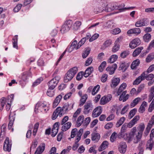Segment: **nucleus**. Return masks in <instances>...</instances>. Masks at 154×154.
Listing matches in <instances>:
<instances>
[{
    "label": "nucleus",
    "instance_id": "6e6552de",
    "mask_svg": "<svg viewBox=\"0 0 154 154\" xmlns=\"http://www.w3.org/2000/svg\"><path fill=\"white\" fill-rule=\"evenodd\" d=\"M72 108V106L69 107V105L67 103L65 104L62 108L60 107H57V108H60L59 109L60 110H59L62 115L66 113L68 111L71 109Z\"/></svg>",
    "mask_w": 154,
    "mask_h": 154
},
{
    "label": "nucleus",
    "instance_id": "5fc2aeb1",
    "mask_svg": "<svg viewBox=\"0 0 154 154\" xmlns=\"http://www.w3.org/2000/svg\"><path fill=\"white\" fill-rule=\"evenodd\" d=\"M93 59L91 57H89L85 61V65L88 66L90 65L92 63Z\"/></svg>",
    "mask_w": 154,
    "mask_h": 154
},
{
    "label": "nucleus",
    "instance_id": "2f4dec72",
    "mask_svg": "<svg viewBox=\"0 0 154 154\" xmlns=\"http://www.w3.org/2000/svg\"><path fill=\"white\" fill-rule=\"evenodd\" d=\"M143 47H139L136 48L133 53V56L135 57L138 55L141 52L142 50L143 49Z\"/></svg>",
    "mask_w": 154,
    "mask_h": 154
},
{
    "label": "nucleus",
    "instance_id": "de8ad7c7",
    "mask_svg": "<svg viewBox=\"0 0 154 154\" xmlns=\"http://www.w3.org/2000/svg\"><path fill=\"white\" fill-rule=\"evenodd\" d=\"M137 111L136 109L134 108L131 110L129 112L128 116L129 118L130 119L132 118L135 115Z\"/></svg>",
    "mask_w": 154,
    "mask_h": 154
},
{
    "label": "nucleus",
    "instance_id": "20e7f679",
    "mask_svg": "<svg viewBox=\"0 0 154 154\" xmlns=\"http://www.w3.org/2000/svg\"><path fill=\"white\" fill-rule=\"evenodd\" d=\"M114 10V6H112L110 5H106L105 4L103 3L102 4V7H100V8H98V10L96 11V13L102 12L103 10L107 12H109Z\"/></svg>",
    "mask_w": 154,
    "mask_h": 154
},
{
    "label": "nucleus",
    "instance_id": "864d4df0",
    "mask_svg": "<svg viewBox=\"0 0 154 154\" xmlns=\"http://www.w3.org/2000/svg\"><path fill=\"white\" fill-rule=\"evenodd\" d=\"M129 54V52L128 51H125L122 52L120 56L122 58H125Z\"/></svg>",
    "mask_w": 154,
    "mask_h": 154
},
{
    "label": "nucleus",
    "instance_id": "603ef678",
    "mask_svg": "<svg viewBox=\"0 0 154 154\" xmlns=\"http://www.w3.org/2000/svg\"><path fill=\"white\" fill-rule=\"evenodd\" d=\"M119 69L122 70L123 72H124L127 69V67L125 63H121L119 66Z\"/></svg>",
    "mask_w": 154,
    "mask_h": 154
},
{
    "label": "nucleus",
    "instance_id": "f03ea898",
    "mask_svg": "<svg viewBox=\"0 0 154 154\" xmlns=\"http://www.w3.org/2000/svg\"><path fill=\"white\" fill-rule=\"evenodd\" d=\"M145 126L143 123H141L138 127L139 131L137 134L134 138L133 142L135 143H138L140 140L143 134V132L145 128Z\"/></svg>",
    "mask_w": 154,
    "mask_h": 154
},
{
    "label": "nucleus",
    "instance_id": "7ed1b4c3",
    "mask_svg": "<svg viewBox=\"0 0 154 154\" xmlns=\"http://www.w3.org/2000/svg\"><path fill=\"white\" fill-rule=\"evenodd\" d=\"M136 131V127H134L132 129V131L129 133H126L124 135L123 137H120L124 138L129 143L132 140Z\"/></svg>",
    "mask_w": 154,
    "mask_h": 154
},
{
    "label": "nucleus",
    "instance_id": "9d476101",
    "mask_svg": "<svg viewBox=\"0 0 154 154\" xmlns=\"http://www.w3.org/2000/svg\"><path fill=\"white\" fill-rule=\"evenodd\" d=\"M112 98V95L111 94H108L107 96L103 97L100 100V104L104 105L106 104L111 100Z\"/></svg>",
    "mask_w": 154,
    "mask_h": 154
},
{
    "label": "nucleus",
    "instance_id": "f3484780",
    "mask_svg": "<svg viewBox=\"0 0 154 154\" xmlns=\"http://www.w3.org/2000/svg\"><path fill=\"white\" fill-rule=\"evenodd\" d=\"M127 146L125 143L122 142L120 143L119 147V149L121 153H124L126 152Z\"/></svg>",
    "mask_w": 154,
    "mask_h": 154
},
{
    "label": "nucleus",
    "instance_id": "b1692460",
    "mask_svg": "<svg viewBox=\"0 0 154 154\" xmlns=\"http://www.w3.org/2000/svg\"><path fill=\"white\" fill-rule=\"evenodd\" d=\"M108 145L109 143L106 140L103 141L98 148V151L100 152H101L106 149L108 147Z\"/></svg>",
    "mask_w": 154,
    "mask_h": 154
},
{
    "label": "nucleus",
    "instance_id": "1a4fd4ad",
    "mask_svg": "<svg viewBox=\"0 0 154 154\" xmlns=\"http://www.w3.org/2000/svg\"><path fill=\"white\" fill-rule=\"evenodd\" d=\"M84 108L83 113L86 114L92 110L93 106L91 102H87L85 105Z\"/></svg>",
    "mask_w": 154,
    "mask_h": 154
},
{
    "label": "nucleus",
    "instance_id": "7c9ffc66",
    "mask_svg": "<svg viewBox=\"0 0 154 154\" xmlns=\"http://www.w3.org/2000/svg\"><path fill=\"white\" fill-rule=\"evenodd\" d=\"M45 144L42 143L40 145L37 149L35 152L38 154H41L44 151L45 148Z\"/></svg>",
    "mask_w": 154,
    "mask_h": 154
},
{
    "label": "nucleus",
    "instance_id": "a18cd8bd",
    "mask_svg": "<svg viewBox=\"0 0 154 154\" xmlns=\"http://www.w3.org/2000/svg\"><path fill=\"white\" fill-rule=\"evenodd\" d=\"M86 38H83L78 43L77 45V48H76V50L80 48L85 42L86 41Z\"/></svg>",
    "mask_w": 154,
    "mask_h": 154
},
{
    "label": "nucleus",
    "instance_id": "4c0bfd02",
    "mask_svg": "<svg viewBox=\"0 0 154 154\" xmlns=\"http://www.w3.org/2000/svg\"><path fill=\"white\" fill-rule=\"evenodd\" d=\"M141 98L140 97H137L130 104L131 106L132 107H134L137 105L138 103L141 100Z\"/></svg>",
    "mask_w": 154,
    "mask_h": 154
},
{
    "label": "nucleus",
    "instance_id": "6ab92c4d",
    "mask_svg": "<svg viewBox=\"0 0 154 154\" xmlns=\"http://www.w3.org/2000/svg\"><path fill=\"white\" fill-rule=\"evenodd\" d=\"M144 73H142L140 76L137 77L134 81V85H137L140 84L142 81L144 80Z\"/></svg>",
    "mask_w": 154,
    "mask_h": 154
},
{
    "label": "nucleus",
    "instance_id": "2eb2a0df",
    "mask_svg": "<svg viewBox=\"0 0 154 154\" xmlns=\"http://www.w3.org/2000/svg\"><path fill=\"white\" fill-rule=\"evenodd\" d=\"M46 107V105L42 102H39L36 104L35 108V111L36 112H38V110L39 109L41 111H43L42 108H45Z\"/></svg>",
    "mask_w": 154,
    "mask_h": 154
},
{
    "label": "nucleus",
    "instance_id": "c756f323",
    "mask_svg": "<svg viewBox=\"0 0 154 154\" xmlns=\"http://www.w3.org/2000/svg\"><path fill=\"white\" fill-rule=\"evenodd\" d=\"M100 138V135L98 133H93L92 134L91 140L95 142H97Z\"/></svg>",
    "mask_w": 154,
    "mask_h": 154
},
{
    "label": "nucleus",
    "instance_id": "5701e85b",
    "mask_svg": "<svg viewBox=\"0 0 154 154\" xmlns=\"http://www.w3.org/2000/svg\"><path fill=\"white\" fill-rule=\"evenodd\" d=\"M126 123L124 124L122 126L120 132L118 136L119 137H123L124 133L126 131L128 128Z\"/></svg>",
    "mask_w": 154,
    "mask_h": 154
},
{
    "label": "nucleus",
    "instance_id": "4be33fe9",
    "mask_svg": "<svg viewBox=\"0 0 154 154\" xmlns=\"http://www.w3.org/2000/svg\"><path fill=\"white\" fill-rule=\"evenodd\" d=\"M62 98V96L60 94L58 95L56 97L54 101L53 104V107L54 108H55L57 106L60 102Z\"/></svg>",
    "mask_w": 154,
    "mask_h": 154
},
{
    "label": "nucleus",
    "instance_id": "c9c22d12",
    "mask_svg": "<svg viewBox=\"0 0 154 154\" xmlns=\"http://www.w3.org/2000/svg\"><path fill=\"white\" fill-rule=\"evenodd\" d=\"M71 123L69 122H68L64 124L62 126V130L63 131H66L68 130L71 127Z\"/></svg>",
    "mask_w": 154,
    "mask_h": 154
},
{
    "label": "nucleus",
    "instance_id": "a211bd4d",
    "mask_svg": "<svg viewBox=\"0 0 154 154\" xmlns=\"http://www.w3.org/2000/svg\"><path fill=\"white\" fill-rule=\"evenodd\" d=\"M81 130H82V135L83 132V129H80L78 131L77 129L76 128H75L72 129L71 132V137L72 138H73L74 137H75L76 135H77V136L76 137V139L78 137V134L79 133V131Z\"/></svg>",
    "mask_w": 154,
    "mask_h": 154
},
{
    "label": "nucleus",
    "instance_id": "6e6d98bb",
    "mask_svg": "<svg viewBox=\"0 0 154 154\" xmlns=\"http://www.w3.org/2000/svg\"><path fill=\"white\" fill-rule=\"evenodd\" d=\"M111 42L110 40L106 41L103 44V47L105 48L108 47L111 45Z\"/></svg>",
    "mask_w": 154,
    "mask_h": 154
},
{
    "label": "nucleus",
    "instance_id": "8fccbe9b",
    "mask_svg": "<svg viewBox=\"0 0 154 154\" xmlns=\"http://www.w3.org/2000/svg\"><path fill=\"white\" fill-rule=\"evenodd\" d=\"M106 64V61L103 62L98 67L99 70L100 72H102L105 68Z\"/></svg>",
    "mask_w": 154,
    "mask_h": 154
},
{
    "label": "nucleus",
    "instance_id": "f257e3e1",
    "mask_svg": "<svg viewBox=\"0 0 154 154\" xmlns=\"http://www.w3.org/2000/svg\"><path fill=\"white\" fill-rule=\"evenodd\" d=\"M78 71V68L74 67L70 69L67 72L64 78V81L66 83L70 81L74 77Z\"/></svg>",
    "mask_w": 154,
    "mask_h": 154
},
{
    "label": "nucleus",
    "instance_id": "423d86ee",
    "mask_svg": "<svg viewBox=\"0 0 154 154\" xmlns=\"http://www.w3.org/2000/svg\"><path fill=\"white\" fill-rule=\"evenodd\" d=\"M60 78L58 76H56L51 79L48 83V87L52 89H54L57 85Z\"/></svg>",
    "mask_w": 154,
    "mask_h": 154
},
{
    "label": "nucleus",
    "instance_id": "ddd939ff",
    "mask_svg": "<svg viewBox=\"0 0 154 154\" xmlns=\"http://www.w3.org/2000/svg\"><path fill=\"white\" fill-rule=\"evenodd\" d=\"M102 111V108L101 106H98L96 108L93 110L92 113V116L93 118H96L100 115Z\"/></svg>",
    "mask_w": 154,
    "mask_h": 154
},
{
    "label": "nucleus",
    "instance_id": "bf43d9fd",
    "mask_svg": "<svg viewBox=\"0 0 154 154\" xmlns=\"http://www.w3.org/2000/svg\"><path fill=\"white\" fill-rule=\"evenodd\" d=\"M132 29H133L134 34L138 35L140 33L141 30L140 28H134Z\"/></svg>",
    "mask_w": 154,
    "mask_h": 154
},
{
    "label": "nucleus",
    "instance_id": "dca6fc26",
    "mask_svg": "<svg viewBox=\"0 0 154 154\" xmlns=\"http://www.w3.org/2000/svg\"><path fill=\"white\" fill-rule=\"evenodd\" d=\"M125 6L124 4H122L118 6H114L115 10H118L120 11L121 12L124 11H125L128 10L130 9H133V7L124 8Z\"/></svg>",
    "mask_w": 154,
    "mask_h": 154
},
{
    "label": "nucleus",
    "instance_id": "09e8293b",
    "mask_svg": "<svg viewBox=\"0 0 154 154\" xmlns=\"http://www.w3.org/2000/svg\"><path fill=\"white\" fill-rule=\"evenodd\" d=\"M117 134L115 132H114L110 137V140L112 142L115 141L117 138Z\"/></svg>",
    "mask_w": 154,
    "mask_h": 154
},
{
    "label": "nucleus",
    "instance_id": "c85d7f7f",
    "mask_svg": "<svg viewBox=\"0 0 154 154\" xmlns=\"http://www.w3.org/2000/svg\"><path fill=\"white\" fill-rule=\"evenodd\" d=\"M147 105L146 102L145 101L143 102L139 109L138 111L141 113H143L145 111V108L147 106Z\"/></svg>",
    "mask_w": 154,
    "mask_h": 154
},
{
    "label": "nucleus",
    "instance_id": "3c124183",
    "mask_svg": "<svg viewBox=\"0 0 154 154\" xmlns=\"http://www.w3.org/2000/svg\"><path fill=\"white\" fill-rule=\"evenodd\" d=\"M154 59V54H153L148 55L146 58V61L147 63L150 62L152 59Z\"/></svg>",
    "mask_w": 154,
    "mask_h": 154
},
{
    "label": "nucleus",
    "instance_id": "79ce46f5",
    "mask_svg": "<svg viewBox=\"0 0 154 154\" xmlns=\"http://www.w3.org/2000/svg\"><path fill=\"white\" fill-rule=\"evenodd\" d=\"M118 56L116 55H113L108 60V62L110 63H112L115 62L117 59Z\"/></svg>",
    "mask_w": 154,
    "mask_h": 154
},
{
    "label": "nucleus",
    "instance_id": "a19ab883",
    "mask_svg": "<svg viewBox=\"0 0 154 154\" xmlns=\"http://www.w3.org/2000/svg\"><path fill=\"white\" fill-rule=\"evenodd\" d=\"M125 119L124 117H122L116 123V127H119L121 126L124 123Z\"/></svg>",
    "mask_w": 154,
    "mask_h": 154
},
{
    "label": "nucleus",
    "instance_id": "9b49d317",
    "mask_svg": "<svg viewBox=\"0 0 154 154\" xmlns=\"http://www.w3.org/2000/svg\"><path fill=\"white\" fill-rule=\"evenodd\" d=\"M141 42V41L139 38H135L130 43V47L132 49H134L139 45Z\"/></svg>",
    "mask_w": 154,
    "mask_h": 154
},
{
    "label": "nucleus",
    "instance_id": "ea45409f",
    "mask_svg": "<svg viewBox=\"0 0 154 154\" xmlns=\"http://www.w3.org/2000/svg\"><path fill=\"white\" fill-rule=\"evenodd\" d=\"M82 24L81 22L79 21H76L73 25V29L75 30L78 29Z\"/></svg>",
    "mask_w": 154,
    "mask_h": 154
},
{
    "label": "nucleus",
    "instance_id": "e433bc0d",
    "mask_svg": "<svg viewBox=\"0 0 154 154\" xmlns=\"http://www.w3.org/2000/svg\"><path fill=\"white\" fill-rule=\"evenodd\" d=\"M90 48H85L84 51L82 55L83 58H85L88 56L90 53Z\"/></svg>",
    "mask_w": 154,
    "mask_h": 154
},
{
    "label": "nucleus",
    "instance_id": "aec40b11",
    "mask_svg": "<svg viewBox=\"0 0 154 154\" xmlns=\"http://www.w3.org/2000/svg\"><path fill=\"white\" fill-rule=\"evenodd\" d=\"M120 79L118 78H113L112 80L111 86L112 88H115L119 84Z\"/></svg>",
    "mask_w": 154,
    "mask_h": 154
},
{
    "label": "nucleus",
    "instance_id": "37998d69",
    "mask_svg": "<svg viewBox=\"0 0 154 154\" xmlns=\"http://www.w3.org/2000/svg\"><path fill=\"white\" fill-rule=\"evenodd\" d=\"M82 109L81 108H79L74 113L73 116V118L72 120L73 121H75V118H76L77 116L79 115L80 113L81 112V111Z\"/></svg>",
    "mask_w": 154,
    "mask_h": 154
},
{
    "label": "nucleus",
    "instance_id": "4d7b16f0",
    "mask_svg": "<svg viewBox=\"0 0 154 154\" xmlns=\"http://www.w3.org/2000/svg\"><path fill=\"white\" fill-rule=\"evenodd\" d=\"M120 46L119 44H115L114 46L113 47L112 49V51L113 52H115L117 51L119 49Z\"/></svg>",
    "mask_w": 154,
    "mask_h": 154
},
{
    "label": "nucleus",
    "instance_id": "680f3d73",
    "mask_svg": "<svg viewBox=\"0 0 154 154\" xmlns=\"http://www.w3.org/2000/svg\"><path fill=\"white\" fill-rule=\"evenodd\" d=\"M128 105H127L125 106L122 109L121 113L122 114H124L126 113L128 110Z\"/></svg>",
    "mask_w": 154,
    "mask_h": 154
},
{
    "label": "nucleus",
    "instance_id": "4468645a",
    "mask_svg": "<svg viewBox=\"0 0 154 154\" xmlns=\"http://www.w3.org/2000/svg\"><path fill=\"white\" fill-rule=\"evenodd\" d=\"M82 130H81L80 131L78 135V137L76 140V141L75 142L72 147V149L73 150H76L79 146V144L78 143V142L81 139V137L82 136Z\"/></svg>",
    "mask_w": 154,
    "mask_h": 154
},
{
    "label": "nucleus",
    "instance_id": "a878e982",
    "mask_svg": "<svg viewBox=\"0 0 154 154\" xmlns=\"http://www.w3.org/2000/svg\"><path fill=\"white\" fill-rule=\"evenodd\" d=\"M60 108H57L56 110L54 112L52 116V119L53 120L56 119L57 117L59 116L60 117H61L62 115L61 114V112L59 110Z\"/></svg>",
    "mask_w": 154,
    "mask_h": 154
},
{
    "label": "nucleus",
    "instance_id": "f704fd0d",
    "mask_svg": "<svg viewBox=\"0 0 154 154\" xmlns=\"http://www.w3.org/2000/svg\"><path fill=\"white\" fill-rule=\"evenodd\" d=\"M140 63V61L139 59H137L134 60L131 65V69H134L138 66Z\"/></svg>",
    "mask_w": 154,
    "mask_h": 154
},
{
    "label": "nucleus",
    "instance_id": "39448f33",
    "mask_svg": "<svg viewBox=\"0 0 154 154\" xmlns=\"http://www.w3.org/2000/svg\"><path fill=\"white\" fill-rule=\"evenodd\" d=\"M72 24V22L71 20L66 21L62 25L60 30L61 32L64 33L68 32L70 29Z\"/></svg>",
    "mask_w": 154,
    "mask_h": 154
},
{
    "label": "nucleus",
    "instance_id": "bb28decb",
    "mask_svg": "<svg viewBox=\"0 0 154 154\" xmlns=\"http://www.w3.org/2000/svg\"><path fill=\"white\" fill-rule=\"evenodd\" d=\"M81 97V98L80 100V103L79 105L80 106H82L85 103L87 99L88 96L87 94H85Z\"/></svg>",
    "mask_w": 154,
    "mask_h": 154
},
{
    "label": "nucleus",
    "instance_id": "393cba45",
    "mask_svg": "<svg viewBox=\"0 0 154 154\" xmlns=\"http://www.w3.org/2000/svg\"><path fill=\"white\" fill-rule=\"evenodd\" d=\"M93 70V68L92 66L88 67L85 70V72H83V75L85 77H88L91 74Z\"/></svg>",
    "mask_w": 154,
    "mask_h": 154
},
{
    "label": "nucleus",
    "instance_id": "774afa93",
    "mask_svg": "<svg viewBox=\"0 0 154 154\" xmlns=\"http://www.w3.org/2000/svg\"><path fill=\"white\" fill-rule=\"evenodd\" d=\"M154 70V64H152L149 67L146 71L145 72L150 73Z\"/></svg>",
    "mask_w": 154,
    "mask_h": 154
},
{
    "label": "nucleus",
    "instance_id": "58836bf2",
    "mask_svg": "<svg viewBox=\"0 0 154 154\" xmlns=\"http://www.w3.org/2000/svg\"><path fill=\"white\" fill-rule=\"evenodd\" d=\"M100 88V86L97 85L95 86L94 88L93 87V90L91 92V94L92 95H95L99 91Z\"/></svg>",
    "mask_w": 154,
    "mask_h": 154
},
{
    "label": "nucleus",
    "instance_id": "13d9d810",
    "mask_svg": "<svg viewBox=\"0 0 154 154\" xmlns=\"http://www.w3.org/2000/svg\"><path fill=\"white\" fill-rule=\"evenodd\" d=\"M5 98L4 97L2 98L0 100V106H1L2 107V109H3V108L5 106Z\"/></svg>",
    "mask_w": 154,
    "mask_h": 154
},
{
    "label": "nucleus",
    "instance_id": "473e14b6",
    "mask_svg": "<svg viewBox=\"0 0 154 154\" xmlns=\"http://www.w3.org/2000/svg\"><path fill=\"white\" fill-rule=\"evenodd\" d=\"M154 146V142L152 140H148L146 145V149H149L151 150Z\"/></svg>",
    "mask_w": 154,
    "mask_h": 154
},
{
    "label": "nucleus",
    "instance_id": "f8f14e48",
    "mask_svg": "<svg viewBox=\"0 0 154 154\" xmlns=\"http://www.w3.org/2000/svg\"><path fill=\"white\" fill-rule=\"evenodd\" d=\"M147 19L143 18L138 20L136 22L135 25L136 27H140L146 26L147 24Z\"/></svg>",
    "mask_w": 154,
    "mask_h": 154
},
{
    "label": "nucleus",
    "instance_id": "49530a36",
    "mask_svg": "<svg viewBox=\"0 0 154 154\" xmlns=\"http://www.w3.org/2000/svg\"><path fill=\"white\" fill-rule=\"evenodd\" d=\"M47 94L48 96L52 97L53 96L54 94V89H52L51 88H48L47 92Z\"/></svg>",
    "mask_w": 154,
    "mask_h": 154
},
{
    "label": "nucleus",
    "instance_id": "412c9836",
    "mask_svg": "<svg viewBox=\"0 0 154 154\" xmlns=\"http://www.w3.org/2000/svg\"><path fill=\"white\" fill-rule=\"evenodd\" d=\"M126 91H125L122 92V94L120 96L119 98L120 101L122 100L123 102H125L128 99L129 96L128 94L126 95Z\"/></svg>",
    "mask_w": 154,
    "mask_h": 154
},
{
    "label": "nucleus",
    "instance_id": "0eeeda50",
    "mask_svg": "<svg viewBox=\"0 0 154 154\" xmlns=\"http://www.w3.org/2000/svg\"><path fill=\"white\" fill-rule=\"evenodd\" d=\"M11 141H9L8 137H6L4 143L3 149L4 150L10 152L11 150Z\"/></svg>",
    "mask_w": 154,
    "mask_h": 154
},
{
    "label": "nucleus",
    "instance_id": "e2e57ef3",
    "mask_svg": "<svg viewBox=\"0 0 154 154\" xmlns=\"http://www.w3.org/2000/svg\"><path fill=\"white\" fill-rule=\"evenodd\" d=\"M42 80L43 79L42 78L38 79L33 83L32 86L34 87L38 85Z\"/></svg>",
    "mask_w": 154,
    "mask_h": 154
},
{
    "label": "nucleus",
    "instance_id": "052dcab7",
    "mask_svg": "<svg viewBox=\"0 0 154 154\" xmlns=\"http://www.w3.org/2000/svg\"><path fill=\"white\" fill-rule=\"evenodd\" d=\"M83 72H79L77 76H76V79L77 80L79 81L81 80L83 76Z\"/></svg>",
    "mask_w": 154,
    "mask_h": 154
},
{
    "label": "nucleus",
    "instance_id": "338daca9",
    "mask_svg": "<svg viewBox=\"0 0 154 154\" xmlns=\"http://www.w3.org/2000/svg\"><path fill=\"white\" fill-rule=\"evenodd\" d=\"M22 5L21 4H19L17 5L14 9V12H18L20 9Z\"/></svg>",
    "mask_w": 154,
    "mask_h": 154
},
{
    "label": "nucleus",
    "instance_id": "c03bdc74",
    "mask_svg": "<svg viewBox=\"0 0 154 154\" xmlns=\"http://www.w3.org/2000/svg\"><path fill=\"white\" fill-rule=\"evenodd\" d=\"M151 35L149 33H146L143 36V39L146 42H149L151 39Z\"/></svg>",
    "mask_w": 154,
    "mask_h": 154
},
{
    "label": "nucleus",
    "instance_id": "0e129e2a",
    "mask_svg": "<svg viewBox=\"0 0 154 154\" xmlns=\"http://www.w3.org/2000/svg\"><path fill=\"white\" fill-rule=\"evenodd\" d=\"M58 129L56 128H53L52 130L51 136L53 137H55L58 132Z\"/></svg>",
    "mask_w": 154,
    "mask_h": 154
},
{
    "label": "nucleus",
    "instance_id": "69168bd1",
    "mask_svg": "<svg viewBox=\"0 0 154 154\" xmlns=\"http://www.w3.org/2000/svg\"><path fill=\"white\" fill-rule=\"evenodd\" d=\"M98 36L99 35L98 34H95L89 39V41L90 42H92L96 39Z\"/></svg>",
    "mask_w": 154,
    "mask_h": 154
},
{
    "label": "nucleus",
    "instance_id": "cd10ccee",
    "mask_svg": "<svg viewBox=\"0 0 154 154\" xmlns=\"http://www.w3.org/2000/svg\"><path fill=\"white\" fill-rule=\"evenodd\" d=\"M84 116L83 115H81L79 117L76 122V125L79 127L84 122Z\"/></svg>",
    "mask_w": 154,
    "mask_h": 154
},
{
    "label": "nucleus",
    "instance_id": "72a5a7b5",
    "mask_svg": "<svg viewBox=\"0 0 154 154\" xmlns=\"http://www.w3.org/2000/svg\"><path fill=\"white\" fill-rule=\"evenodd\" d=\"M148 72H144L142 73H144L145 77L144 79H146L147 80H152L154 77L153 74L151 73L148 75Z\"/></svg>",
    "mask_w": 154,
    "mask_h": 154
}]
</instances>
